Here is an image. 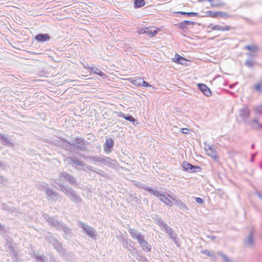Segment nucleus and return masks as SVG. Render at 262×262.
Masks as SVG:
<instances>
[{"mask_svg":"<svg viewBox=\"0 0 262 262\" xmlns=\"http://www.w3.org/2000/svg\"><path fill=\"white\" fill-rule=\"evenodd\" d=\"M173 61L174 62L181 64H186L187 60L179 54H176L174 56V58H173Z\"/></svg>","mask_w":262,"mask_h":262,"instance_id":"obj_11","label":"nucleus"},{"mask_svg":"<svg viewBox=\"0 0 262 262\" xmlns=\"http://www.w3.org/2000/svg\"><path fill=\"white\" fill-rule=\"evenodd\" d=\"M148 28H150V30L146 31V34L151 37H153L156 34H157L158 33V31L159 30H160L159 29H158L157 28H156V29L152 30V27H148Z\"/></svg>","mask_w":262,"mask_h":262,"instance_id":"obj_17","label":"nucleus"},{"mask_svg":"<svg viewBox=\"0 0 262 262\" xmlns=\"http://www.w3.org/2000/svg\"><path fill=\"white\" fill-rule=\"evenodd\" d=\"M159 198L165 205L170 206L172 205V201H175V199L170 194H167L166 196L165 194H161Z\"/></svg>","mask_w":262,"mask_h":262,"instance_id":"obj_3","label":"nucleus"},{"mask_svg":"<svg viewBox=\"0 0 262 262\" xmlns=\"http://www.w3.org/2000/svg\"><path fill=\"white\" fill-rule=\"evenodd\" d=\"M148 30H150V28H149L148 27L144 28H143V29H141L139 31V33L140 34H146V31Z\"/></svg>","mask_w":262,"mask_h":262,"instance_id":"obj_27","label":"nucleus"},{"mask_svg":"<svg viewBox=\"0 0 262 262\" xmlns=\"http://www.w3.org/2000/svg\"><path fill=\"white\" fill-rule=\"evenodd\" d=\"M193 22L189 20H185L183 22H181L179 24V27L182 29H185L186 28V25H190L193 24Z\"/></svg>","mask_w":262,"mask_h":262,"instance_id":"obj_18","label":"nucleus"},{"mask_svg":"<svg viewBox=\"0 0 262 262\" xmlns=\"http://www.w3.org/2000/svg\"><path fill=\"white\" fill-rule=\"evenodd\" d=\"M202 17L217 18V17H228V13L222 11H212L210 10L205 11L203 13Z\"/></svg>","mask_w":262,"mask_h":262,"instance_id":"obj_2","label":"nucleus"},{"mask_svg":"<svg viewBox=\"0 0 262 262\" xmlns=\"http://www.w3.org/2000/svg\"><path fill=\"white\" fill-rule=\"evenodd\" d=\"M246 64L249 67L252 66V62L250 61H247Z\"/></svg>","mask_w":262,"mask_h":262,"instance_id":"obj_30","label":"nucleus"},{"mask_svg":"<svg viewBox=\"0 0 262 262\" xmlns=\"http://www.w3.org/2000/svg\"><path fill=\"white\" fill-rule=\"evenodd\" d=\"M249 243H252V238H251V237H250V238H249Z\"/></svg>","mask_w":262,"mask_h":262,"instance_id":"obj_32","label":"nucleus"},{"mask_svg":"<svg viewBox=\"0 0 262 262\" xmlns=\"http://www.w3.org/2000/svg\"><path fill=\"white\" fill-rule=\"evenodd\" d=\"M204 149L206 155L210 157L213 161H219V155L213 145L205 144Z\"/></svg>","mask_w":262,"mask_h":262,"instance_id":"obj_1","label":"nucleus"},{"mask_svg":"<svg viewBox=\"0 0 262 262\" xmlns=\"http://www.w3.org/2000/svg\"><path fill=\"white\" fill-rule=\"evenodd\" d=\"M82 227L83 229L88 234H89L91 237H95V231L92 228L86 225L83 226Z\"/></svg>","mask_w":262,"mask_h":262,"instance_id":"obj_12","label":"nucleus"},{"mask_svg":"<svg viewBox=\"0 0 262 262\" xmlns=\"http://www.w3.org/2000/svg\"><path fill=\"white\" fill-rule=\"evenodd\" d=\"M145 191L151 193L152 195L157 197H160L161 194H162L160 192L155 190L150 187H146L145 188Z\"/></svg>","mask_w":262,"mask_h":262,"instance_id":"obj_15","label":"nucleus"},{"mask_svg":"<svg viewBox=\"0 0 262 262\" xmlns=\"http://www.w3.org/2000/svg\"><path fill=\"white\" fill-rule=\"evenodd\" d=\"M93 73L95 74H98V75H100V76H102V77H103L105 78L106 77V75L104 73H103L101 70H98L97 69H96V70H95L93 72Z\"/></svg>","mask_w":262,"mask_h":262,"instance_id":"obj_23","label":"nucleus"},{"mask_svg":"<svg viewBox=\"0 0 262 262\" xmlns=\"http://www.w3.org/2000/svg\"><path fill=\"white\" fill-rule=\"evenodd\" d=\"M114 145V142L112 139H106L103 145L104 151L107 153L111 152L112 151V148Z\"/></svg>","mask_w":262,"mask_h":262,"instance_id":"obj_4","label":"nucleus"},{"mask_svg":"<svg viewBox=\"0 0 262 262\" xmlns=\"http://www.w3.org/2000/svg\"><path fill=\"white\" fill-rule=\"evenodd\" d=\"M198 87L201 91L207 96H210L211 95V92L209 88L205 84L199 83L198 84Z\"/></svg>","mask_w":262,"mask_h":262,"instance_id":"obj_8","label":"nucleus"},{"mask_svg":"<svg viewBox=\"0 0 262 262\" xmlns=\"http://www.w3.org/2000/svg\"><path fill=\"white\" fill-rule=\"evenodd\" d=\"M61 177L68 180L71 184H74L75 182L74 178L67 173H62Z\"/></svg>","mask_w":262,"mask_h":262,"instance_id":"obj_14","label":"nucleus"},{"mask_svg":"<svg viewBox=\"0 0 262 262\" xmlns=\"http://www.w3.org/2000/svg\"><path fill=\"white\" fill-rule=\"evenodd\" d=\"M253 122L258 124V121L256 120H253Z\"/></svg>","mask_w":262,"mask_h":262,"instance_id":"obj_31","label":"nucleus"},{"mask_svg":"<svg viewBox=\"0 0 262 262\" xmlns=\"http://www.w3.org/2000/svg\"><path fill=\"white\" fill-rule=\"evenodd\" d=\"M134 6L135 8H140L145 5L144 0H134Z\"/></svg>","mask_w":262,"mask_h":262,"instance_id":"obj_20","label":"nucleus"},{"mask_svg":"<svg viewBox=\"0 0 262 262\" xmlns=\"http://www.w3.org/2000/svg\"><path fill=\"white\" fill-rule=\"evenodd\" d=\"M144 250L150 252L151 250V245L143 238L138 242Z\"/></svg>","mask_w":262,"mask_h":262,"instance_id":"obj_9","label":"nucleus"},{"mask_svg":"<svg viewBox=\"0 0 262 262\" xmlns=\"http://www.w3.org/2000/svg\"><path fill=\"white\" fill-rule=\"evenodd\" d=\"M212 31H228L231 29V27L229 26H222L219 25H210L208 27Z\"/></svg>","mask_w":262,"mask_h":262,"instance_id":"obj_5","label":"nucleus"},{"mask_svg":"<svg viewBox=\"0 0 262 262\" xmlns=\"http://www.w3.org/2000/svg\"><path fill=\"white\" fill-rule=\"evenodd\" d=\"M195 201L199 204H202L203 202V200L200 198H196Z\"/></svg>","mask_w":262,"mask_h":262,"instance_id":"obj_28","label":"nucleus"},{"mask_svg":"<svg viewBox=\"0 0 262 262\" xmlns=\"http://www.w3.org/2000/svg\"><path fill=\"white\" fill-rule=\"evenodd\" d=\"M129 233L131 236L133 238L136 239L138 242H139V241L141 240L143 238L141 234H140L139 232H138L134 229H130Z\"/></svg>","mask_w":262,"mask_h":262,"instance_id":"obj_10","label":"nucleus"},{"mask_svg":"<svg viewBox=\"0 0 262 262\" xmlns=\"http://www.w3.org/2000/svg\"><path fill=\"white\" fill-rule=\"evenodd\" d=\"M141 86H143V87H150L151 85H150V84L149 83H148L147 82L144 81L142 79V83H141Z\"/></svg>","mask_w":262,"mask_h":262,"instance_id":"obj_26","label":"nucleus"},{"mask_svg":"<svg viewBox=\"0 0 262 262\" xmlns=\"http://www.w3.org/2000/svg\"><path fill=\"white\" fill-rule=\"evenodd\" d=\"M183 168L186 171H192L194 167L187 162H184L183 163Z\"/></svg>","mask_w":262,"mask_h":262,"instance_id":"obj_19","label":"nucleus"},{"mask_svg":"<svg viewBox=\"0 0 262 262\" xmlns=\"http://www.w3.org/2000/svg\"><path fill=\"white\" fill-rule=\"evenodd\" d=\"M199 2L204 1H208L210 3V5L212 7H220L224 5V4L221 0H198Z\"/></svg>","mask_w":262,"mask_h":262,"instance_id":"obj_7","label":"nucleus"},{"mask_svg":"<svg viewBox=\"0 0 262 262\" xmlns=\"http://www.w3.org/2000/svg\"><path fill=\"white\" fill-rule=\"evenodd\" d=\"M35 39L38 42H45L50 39V36L48 34H39L35 36Z\"/></svg>","mask_w":262,"mask_h":262,"instance_id":"obj_6","label":"nucleus"},{"mask_svg":"<svg viewBox=\"0 0 262 262\" xmlns=\"http://www.w3.org/2000/svg\"><path fill=\"white\" fill-rule=\"evenodd\" d=\"M121 116H122L126 120L129 121L131 122L134 123L135 119L132 116H126L122 113H121Z\"/></svg>","mask_w":262,"mask_h":262,"instance_id":"obj_22","label":"nucleus"},{"mask_svg":"<svg viewBox=\"0 0 262 262\" xmlns=\"http://www.w3.org/2000/svg\"><path fill=\"white\" fill-rule=\"evenodd\" d=\"M255 89L259 92L262 91V82H258L255 86Z\"/></svg>","mask_w":262,"mask_h":262,"instance_id":"obj_24","label":"nucleus"},{"mask_svg":"<svg viewBox=\"0 0 262 262\" xmlns=\"http://www.w3.org/2000/svg\"><path fill=\"white\" fill-rule=\"evenodd\" d=\"M180 204L183 206H185V205L182 202H181Z\"/></svg>","mask_w":262,"mask_h":262,"instance_id":"obj_33","label":"nucleus"},{"mask_svg":"<svg viewBox=\"0 0 262 262\" xmlns=\"http://www.w3.org/2000/svg\"><path fill=\"white\" fill-rule=\"evenodd\" d=\"M128 80L134 85L138 86H141L142 78L141 77H137L135 79L129 78Z\"/></svg>","mask_w":262,"mask_h":262,"instance_id":"obj_13","label":"nucleus"},{"mask_svg":"<svg viewBox=\"0 0 262 262\" xmlns=\"http://www.w3.org/2000/svg\"><path fill=\"white\" fill-rule=\"evenodd\" d=\"M188 129L186 128H183L181 129V132L184 134H187L188 133Z\"/></svg>","mask_w":262,"mask_h":262,"instance_id":"obj_29","label":"nucleus"},{"mask_svg":"<svg viewBox=\"0 0 262 262\" xmlns=\"http://www.w3.org/2000/svg\"><path fill=\"white\" fill-rule=\"evenodd\" d=\"M250 111L248 108H243L240 111V115L243 118H248L250 116Z\"/></svg>","mask_w":262,"mask_h":262,"instance_id":"obj_16","label":"nucleus"},{"mask_svg":"<svg viewBox=\"0 0 262 262\" xmlns=\"http://www.w3.org/2000/svg\"><path fill=\"white\" fill-rule=\"evenodd\" d=\"M246 48L249 51L255 52L257 50V47L255 46H248L246 47Z\"/></svg>","mask_w":262,"mask_h":262,"instance_id":"obj_25","label":"nucleus"},{"mask_svg":"<svg viewBox=\"0 0 262 262\" xmlns=\"http://www.w3.org/2000/svg\"><path fill=\"white\" fill-rule=\"evenodd\" d=\"M177 13L183 14V15H187L188 16H199L198 13L193 12H185L179 11V12H178Z\"/></svg>","mask_w":262,"mask_h":262,"instance_id":"obj_21","label":"nucleus"}]
</instances>
